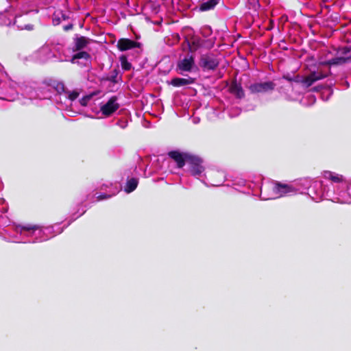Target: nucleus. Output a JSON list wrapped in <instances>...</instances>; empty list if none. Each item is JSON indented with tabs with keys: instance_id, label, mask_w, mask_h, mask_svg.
<instances>
[{
	"instance_id": "obj_36",
	"label": "nucleus",
	"mask_w": 351,
	"mask_h": 351,
	"mask_svg": "<svg viewBox=\"0 0 351 351\" xmlns=\"http://www.w3.org/2000/svg\"><path fill=\"white\" fill-rule=\"evenodd\" d=\"M272 28V26H269V27H267V29H271Z\"/></svg>"
},
{
	"instance_id": "obj_31",
	"label": "nucleus",
	"mask_w": 351,
	"mask_h": 351,
	"mask_svg": "<svg viewBox=\"0 0 351 351\" xmlns=\"http://www.w3.org/2000/svg\"><path fill=\"white\" fill-rule=\"evenodd\" d=\"M73 24L70 23V24H69V25H67L64 26V27H63V29H64V31L67 32V31H69V30L72 29H73Z\"/></svg>"
},
{
	"instance_id": "obj_13",
	"label": "nucleus",
	"mask_w": 351,
	"mask_h": 351,
	"mask_svg": "<svg viewBox=\"0 0 351 351\" xmlns=\"http://www.w3.org/2000/svg\"><path fill=\"white\" fill-rule=\"evenodd\" d=\"M330 65H341L351 62V55L350 56L337 57L330 60Z\"/></svg>"
},
{
	"instance_id": "obj_11",
	"label": "nucleus",
	"mask_w": 351,
	"mask_h": 351,
	"mask_svg": "<svg viewBox=\"0 0 351 351\" xmlns=\"http://www.w3.org/2000/svg\"><path fill=\"white\" fill-rule=\"evenodd\" d=\"M119 73V69L118 66L112 69L109 75H104L101 77V81H108L111 82L114 84H116L118 82L117 77Z\"/></svg>"
},
{
	"instance_id": "obj_4",
	"label": "nucleus",
	"mask_w": 351,
	"mask_h": 351,
	"mask_svg": "<svg viewBox=\"0 0 351 351\" xmlns=\"http://www.w3.org/2000/svg\"><path fill=\"white\" fill-rule=\"evenodd\" d=\"M117 97L116 96L111 97L107 103L100 108V110L104 115L109 117L119 109L120 105L117 103Z\"/></svg>"
},
{
	"instance_id": "obj_29",
	"label": "nucleus",
	"mask_w": 351,
	"mask_h": 351,
	"mask_svg": "<svg viewBox=\"0 0 351 351\" xmlns=\"http://www.w3.org/2000/svg\"><path fill=\"white\" fill-rule=\"evenodd\" d=\"M65 88H64V85L63 83H58L57 84V90L58 91H62V92H64L66 93V91H65Z\"/></svg>"
},
{
	"instance_id": "obj_9",
	"label": "nucleus",
	"mask_w": 351,
	"mask_h": 351,
	"mask_svg": "<svg viewBox=\"0 0 351 351\" xmlns=\"http://www.w3.org/2000/svg\"><path fill=\"white\" fill-rule=\"evenodd\" d=\"M195 82V78L189 77L187 78L181 77H173L171 79L169 84L174 87H181L190 84H193Z\"/></svg>"
},
{
	"instance_id": "obj_21",
	"label": "nucleus",
	"mask_w": 351,
	"mask_h": 351,
	"mask_svg": "<svg viewBox=\"0 0 351 351\" xmlns=\"http://www.w3.org/2000/svg\"><path fill=\"white\" fill-rule=\"evenodd\" d=\"M247 8L248 9H252L257 10L260 8V3L258 0H247Z\"/></svg>"
},
{
	"instance_id": "obj_24",
	"label": "nucleus",
	"mask_w": 351,
	"mask_h": 351,
	"mask_svg": "<svg viewBox=\"0 0 351 351\" xmlns=\"http://www.w3.org/2000/svg\"><path fill=\"white\" fill-rule=\"evenodd\" d=\"M91 98V96L90 95H86L84 97H82L80 100V103L82 106H85L87 105V103L88 101Z\"/></svg>"
},
{
	"instance_id": "obj_14",
	"label": "nucleus",
	"mask_w": 351,
	"mask_h": 351,
	"mask_svg": "<svg viewBox=\"0 0 351 351\" xmlns=\"http://www.w3.org/2000/svg\"><path fill=\"white\" fill-rule=\"evenodd\" d=\"M218 3V0H208L200 5V10L208 11L212 10Z\"/></svg>"
},
{
	"instance_id": "obj_7",
	"label": "nucleus",
	"mask_w": 351,
	"mask_h": 351,
	"mask_svg": "<svg viewBox=\"0 0 351 351\" xmlns=\"http://www.w3.org/2000/svg\"><path fill=\"white\" fill-rule=\"evenodd\" d=\"M141 44L138 42L130 40L129 38H120L117 41V47L121 51H127L134 48H140Z\"/></svg>"
},
{
	"instance_id": "obj_12",
	"label": "nucleus",
	"mask_w": 351,
	"mask_h": 351,
	"mask_svg": "<svg viewBox=\"0 0 351 351\" xmlns=\"http://www.w3.org/2000/svg\"><path fill=\"white\" fill-rule=\"evenodd\" d=\"M275 189L280 195L293 191V188L291 186L278 182L275 184Z\"/></svg>"
},
{
	"instance_id": "obj_10",
	"label": "nucleus",
	"mask_w": 351,
	"mask_h": 351,
	"mask_svg": "<svg viewBox=\"0 0 351 351\" xmlns=\"http://www.w3.org/2000/svg\"><path fill=\"white\" fill-rule=\"evenodd\" d=\"M90 39L85 36L77 37L75 39V45L73 47L74 51H77L85 48L90 42Z\"/></svg>"
},
{
	"instance_id": "obj_34",
	"label": "nucleus",
	"mask_w": 351,
	"mask_h": 351,
	"mask_svg": "<svg viewBox=\"0 0 351 351\" xmlns=\"http://www.w3.org/2000/svg\"><path fill=\"white\" fill-rule=\"evenodd\" d=\"M213 45H214V43H212L210 45L209 48L213 47Z\"/></svg>"
},
{
	"instance_id": "obj_30",
	"label": "nucleus",
	"mask_w": 351,
	"mask_h": 351,
	"mask_svg": "<svg viewBox=\"0 0 351 351\" xmlns=\"http://www.w3.org/2000/svg\"><path fill=\"white\" fill-rule=\"evenodd\" d=\"M111 197V195H107V194H101L99 195L98 197H97V200H103V199H108Z\"/></svg>"
},
{
	"instance_id": "obj_2",
	"label": "nucleus",
	"mask_w": 351,
	"mask_h": 351,
	"mask_svg": "<svg viewBox=\"0 0 351 351\" xmlns=\"http://www.w3.org/2000/svg\"><path fill=\"white\" fill-rule=\"evenodd\" d=\"M276 86V84L271 81L256 82L250 84L248 86V89L252 94H263L271 93L275 89Z\"/></svg>"
},
{
	"instance_id": "obj_15",
	"label": "nucleus",
	"mask_w": 351,
	"mask_h": 351,
	"mask_svg": "<svg viewBox=\"0 0 351 351\" xmlns=\"http://www.w3.org/2000/svg\"><path fill=\"white\" fill-rule=\"evenodd\" d=\"M137 185H138V180L132 178L127 181V183H126V185L125 187V191L127 193H131L136 189Z\"/></svg>"
},
{
	"instance_id": "obj_1",
	"label": "nucleus",
	"mask_w": 351,
	"mask_h": 351,
	"mask_svg": "<svg viewBox=\"0 0 351 351\" xmlns=\"http://www.w3.org/2000/svg\"><path fill=\"white\" fill-rule=\"evenodd\" d=\"M219 60L213 53L201 55L199 65L204 71H215L219 65Z\"/></svg>"
},
{
	"instance_id": "obj_23",
	"label": "nucleus",
	"mask_w": 351,
	"mask_h": 351,
	"mask_svg": "<svg viewBox=\"0 0 351 351\" xmlns=\"http://www.w3.org/2000/svg\"><path fill=\"white\" fill-rule=\"evenodd\" d=\"M351 49L348 47H343L340 48L338 51L343 56H348V54L350 52Z\"/></svg>"
},
{
	"instance_id": "obj_16",
	"label": "nucleus",
	"mask_w": 351,
	"mask_h": 351,
	"mask_svg": "<svg viewBox=\"0 0 351 351\" xmlns=\"http://www.w3.org/2000/svg\"><path fill=\"white\" fill-rule=\"evenodd\" d=\"M324 177L336 183H340L343 181L342 176L333 175V173L330 171H324Z\"/></svg>"
},
{
	"instance_id": "obj_19",
	"label": "nucleus",
	"mask_w": 351,
	"mask_h": 351,
	"mask_svg": "<svg viewBox=\"0 0 351 351\" xmlns=\"http://www.w3.org/2000/svg\"><path fill=\"white\" fill-rule=\"evenodd\" d=\"M121 67L125 71H130L132 68V64L128 61L127 57L122 55L119 58Z\"/></svg>"
},
{
	"instance_id": "obj_26",
	"label": "nucleus",
	"mask_w": 351,
	"mask_h": 351,
	"mask_svg": "<svg viewBox=\"0 0 351 351\" xmlns=\"http://www.w3.org/2000/svg\"><path fill=\"white\" fill-rule=\"evenodd\" d=\"M303 76H300V75H296L293 77V82L298 83V84H302L303 83Z\"/></svg>"
},
{
	"instance_id": "obj_17",
	"label": "nucleus",
	"mask_w": 351,
	"mask_h": 351,
	"mask_svg": "<svg viewBox=\"0 0 351 351\" xmlns=\"http://www.w3.org/2000/svg\"><path fill=\"white\" fill-rule=\"evenodd\" d=\"M311 73L313 76V78H315V82L322 80V79H324V78L327 77L328 76L332 75L330 68H329L328 73H324L322 71H318V72L311 71Z\"/></svg>"
},
{
	"instance_id": "obj_18",
	"label": "nucleus",
	"mask_w": 351,
	"mask_h": 351,
	"mask_svg": "<svg viewBox=\"0 0 351 351\" xmlns=\"http://www.w3.org/2000/svg\"><path fill=\"white\" fill-rule=\"evenodd\" d=\"M315 82V78H313L312 73L311 72L308 75L303 77L302 85L306 88H308L311 85H313Z\"/></svg>"
},
{
	"instance_id": "obj_25",
	"label": "nucleus",
	"mask_w": 351,
	"mask_h": 351,
	"mask_svg": "<svg viewBox=\"0 0 351 351\" xmlns=\"http://www.w3.org/2000/svg\"><path fill=\"white\" fill-rule=\"evenodd\" d=\"M199 47L198 41H193L191 45L189 46V49L191 51H195Z\"/></svg>"
},
{
	"instance_id": "obj_33",
	"label": "nucleus",
	"mask_w": 351,
	"mask_h": 351,
	"mask_svg": "<svg viewBox=\"0 0 351 351\" xmlns=\"http://www.w3.org/2000/svg\"><path fill=\"white\" fill-rule=\"evenodd\" d=\"M62 19H63L64 20H66V19H68V17H67V16H66L64 14H62Z\"/></svg>"
},
{
	"instance_id": "obj_28",
	"label": "nucleus",
	"mask_w": 351,
	"mask_h": 351,
	"mask_svg": "<svg viewBox=\"0 0 351 351\" xmlns=\"http://www.w3.org/2000/svg\"><path fill=\"white\" fill-rule=\"evenodd\" d=\"M318 65V67H319L320 66H330V60H327V61H320L318 62L317 64Z\"/></svg>"
},
{
	"instance_id": "obj_3",
	"label": "nucleus",
	"mask_w": 351,
	"mask_h": 351,
	"mask_svg": "<svg viewBox=\"0 0 351 351\" xmlns=\"http://www.w3.org/2000/svg\"><path fill=\"white\" fill-rule=\"evenodd\" d=\"M202 162V158L190 154L186 163L190 165V171L193 176H199L204 171Z\"/></svg>"
},
{
	"instance_id": "obj_35",
	"label": "nucleus",
	"mask_w": 351,
	"mask_h": 351,
	"mask_svg": "<svg viewBox=\"0 0 351 351\" xmlns=\"http://www.w3.org/2000/svg\"><path fill=\"white\" fill-rule=\"evenodd\" d=\"M272 28V26H269V27H267V29H271Z\"/></svg>"
},
{
	"instance_id": "obj_22",
	"label": "nucleus",
	"mask_w": 351,
	"mask_h": 351,
	"mask_svg": "<svg viewBox=\"0 0 351 351\" xmlns=\"http://www.w3.org/2000/svg\"><path fill=\"white\" fill-rule=\"evenodd\" d=\"M66 93H68V98L71 101L75 100L79 97V93L76 90L73 91H66Z\"/></svg>"
},
{
	"instance_id": "obj_6",
	"label": "nucleus",
	"mask_w": 351,
	"mask_h": 351,
	"mask_svg": "<svg viewBox=\"0 0 351 351\" xmlns=\"http://www.w3.org/2000/svg\"><path fill=\"white\" fill-rule=\"evenodd\" d=\"M195 66V58L193 55H188L177 63V69L181 71L191 72Z\"/></svg>"
},
{
	"instance_id": "obj_5",
	"label": "nucleus",
	"mask_w": 351,
	"mask_h": 351,
	"mask_svg": "<svg viewBox=\"0 0 351 351\" xmlns=\"http://www.w3.org/2000/svg\"><path fill=\"white\" fill-rule=\"evenodd\" d=\"M189 155V153H181L177 150L168 153V156L176 162L178 168H182L185 165Z\"/></svg>"
},
{
	"instance_id": "obj_20",
	"label": "nucleus",
	"mask_w": 351,
	"mask_h": 351,
	"mask_svg": "<svg viewBox=\"0 0 351 351\" xmlns=\"http://www.w3.org/2000/svg\"><path fill=\"white\" fill-rule=\"evenodd\" d=\"M90 58V55L84 51H80L79 52L76 53L75 55H73L72 58V61L76 59H84V60H89Z\"/></svg>"
},
{
	"instance_id": "obj_27",
	"label": "nucleus",
	"mask_w": 351,
	"mask_h": 351,
	"mask_svg": "<svg viewBox=\"0 0 351 351\" xmlns=\"http://www.w3.org/2000/svg\"><path fill=\"white\" fill-rule=\"evenodd\" d=\"M36 228H37V227L36 226H31V225L25 226H23V228H22L23 230H27V231L34 230Z\"/></svg>"
},
{
	"instance_id": "obj_8",
	"label": "nucleus",
	"mask_w": 351,
	"mask_h": 351,
	"mask_svg": "<svg viewBox=\"0 0 351 351\" xmlns=\"http://www.w3.org/2000/svg\"><path fill=\"white\" fill-rule=\"evenodd\" d=\"M229 92L238 99H242L245 97V92L241 84L237 83L236 80L232 82L229 87Z\"/></svg>"
},
{
	"instance_id": "obj_32",
	"label": "nucleus",
	"mask_w": 351,
	"mask_h": 351,
	"mask_svg": "<svg viewBox=\"0 0 351 351\" xmlns=\"http://www.w3.org/2000/svg\"><path fill=\"white\" fill-rule=\"evenodd\" d=\"M282 78H283V79H285V80H287L288 82H293V77H291L289 74H287V75H284L282 76Z\"/></svg>"
}]
</instances>
